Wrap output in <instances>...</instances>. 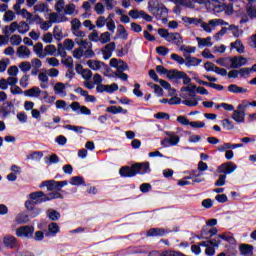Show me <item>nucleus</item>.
Masks as SVG:
<instances>
[{
  "label": "nucleus",
  "instance_id": "1",
  "mask_svg": "<svg viewBox=\"0 0 256 256\" xmlns=\"http://www.w3.org/2000/svg\"><path fill=\"white\" fill-rule=\"evenodd\" d=\"M53 199H63V194L57 190L48 194L43 191L33 192V205H41L47 203V201H53Z\"/></svg>",
  "mask_w": 256,
  "mask_h": 256
},
{
  "label": "nucleus",
  "instance_id": "2",
  "mask_svg": "<svg viewBox=\"0 0 256 256\" xmlns=\"http://www.w3.org/2000/svg\"><path fill=\"white\" fill-rule=\"evenodd\" d=\"M180 91L189 93L190 97H197L196 93H198L199 95H209V91H207V88L205 87H197V85H193L191 87L189 86H184L180 89Z\"/></svg>",
  "mask_w": 256,
  "mask_h": 256
},
{
  "label": "nucleus",
  "instance_id": "3",
  "mask_svg": "<svg viewBox=\"0 0 256 256\" xmlns=\"http://www.w3.org/2000/svg\"><path fill=\"white\" fill-rule=\"evenodd\" d=\"M141 170V166L139 164H133L132 166H124L121 167L119 170V175H121L124 178L127 177H135L137 173Z\"/></svg>",
  "mask_w": 256,
  "mask_h": 256
},
{
  "label": "nucleus",
  "instance_id": "4",
  "mask_svg": "<svg viewBox=\"0 0 256 256\" xmlns=\"http://www.w3.org/2000/svg\"><path fill=\"white\" fill-rule=\"evenodd\" d=\"M237 170V164L234 162H225L222 163L220 166L217 167V173H220L222 175H231V173H234Z\"/></svg>",
  "mask_w": 256,
  "mask_h": 256
},
{
  "label": "nucleus",
  "instance_id": "5",
  "mask_svg": "<svg viewBox=\"0 0 256 256\" xmlns=\"http://www.w3.org/2000/svg\"><path fill=\"white\" fill-rule=\"evenodd\" d=\"M170 80L173 79H183V85H190V87H193V84L191 83V78L187 75V73L183 71H179L177 69H172V75L169 76Z\"/></svg>",
  "mask_w": 256,
  "mask_h": 256
},
{
  "label": "nucleus",
  "instance_id": "6",
  "mask_svg": "<svg viewBox=\"0 0 256 256\" xmlns=\"http://www.w3.org/2000/svg\"><path fill=\"white\" fill-rule=\"evenodd\" d=\"M128 15L132 18V19H144V21H146L147 23H151V21H153V16L147 14L145 11L143 10H137V9H133L130 10Z\"/></svg>",
  "mask_w": 256,
  "mask_h": 256
},
{
  "label": "nucleus",
  "instance_id": "7",
  "mask_svg": "<svg viewBox=\"0 0 256 256\" xmlns=\"http://www.w3.org/2000/svg\"><path fill=\"white\" fill-rule=\"evenodd\" d=\"M228 61H230V69H241L244 65H247V58L243 56H234V57H227Z\"/></svg>",
  "mask_w": 256,
  "mask_h": 256
},
{
  "label": "nucleus",
  "instance_id": "8",
  "mask_svg": "<svg viewBox=\"0 0 256 256\" xmlns=\"http://www.w3.org/2000/svg\"><path fill=\"white\" fill-rule=\"evenodd\" d=\"M151 13H153L154 16H156V19H161L162 17H167L169 13V9H167V6L165 4H161L160 6H155L151 8Z\"/></svg>",
  "mask_w": 256,
  "mask_h": 256
},
{
  "label": "nucleus",
  "instance_id": "9",
  "mask_svg": "<svg viewBox=\"0 0 256 256\" xmlns=\"http://www.w3.org/2000/svg\"><path fill=\"white\" fill-rule=\"evenodd\" d=\"M171 230H167L165 228H150L146 232V237H165V235H169Z\"/></svg>",
  "mask_w": 256,
  "mask_h": 256
},
{
  "label": "nucleus",
  "instance_id": "10",
  "mask_svg": "<svg viewBox=\"0 0 256 256\" xmlns=\"http://www.w3.org/2000/svg\"><path fill=\"white\" fill-rule=\"evenodd\" d=\"M2 243L7 249H17L19 247V241L13 235L4 236Z\"/></svg>",
  "mask_w": 256,
  "mask_h": 256
},
{
  "label": "nucleus",
  "instance_id": "11",
  "mask_svg": "<svg viewBox=\"0 0 256 256\" xmlns=\"http://www.w3.org/2000/svg\"><path fill=\"white\" fill-rule=\"evenodd\" d=\"M193 80L196 81L198 85H204V87H210L211 89H216V91H223V89H225V86L221 84H215L213 82L203 81L197 76H194Z\"/></svg>",
  "mask_w": 256,
  "mask_h": 256
},
{
  "label": "nucleus",
  "instance_id": "12",
  "mask_svg": "<svg viewBox=\"0 0 256 256\" xmlns=\"http://www.w3.org/2000/svg\"><path fill=\"white\" fill-rule=\"evenodd\" d=\"M44 187L47 188V191H59L58 181L54 179L42 181L39 184V188L43 189Z\"/></svg>",
  "mask_w": 256,
  "mask_h": 256
},
{
  "label": "nucleus",
  "instance_id": "13",
  "mask_svg": "<svg viewBox=\"0 0 256 256\" xmlns=\"http://www.w3.org/2000/svg\"><path fill=\"white\" fill-rule=\"evenodd\" d=\"M16 235L18 237H33V227L22 226L16 230Z\"/></svg>",
  "mask_w": 256,
  "mask_h": 256
},
{
  "label": "nucleus",
  "instance_id": "14",
  "mask_svg": "<svg viewBox=\"0 0 256 256\" xmlns=\"http://www.w3.org/2000/svg\"><path fill=\"white\" fill-rule=\"evenodd\" d=\"M168 43H174L177 47H180L183 43V37H181V34L179 32L170 33L168 36Z\"/></svg>",
  "mask_w": 256,
  "mask_h": 256
},
{
  "label": "nucleus",
  "instance_id": "15",
  "mask_svg": "<svg viewBox=\"0 0 256 256\" xmlns=\"http://www.w3.org/2000/svg\"><path fill=\"white\" fill-rule=\"evenodd\" d=\"M60 231L59 224L52 222L48 225V232L45 233L46 237H55Z\"/></svg>",
  "mask_w": 256,
  "mask_h": 256
},
{
  "label": "nucleus",
  "instance_id": "16",
  "mask_svg": "<svg viewBox=\"0 0 256 256\" xmlns=\"http://www.w3.org/2000/svg\"><path fill=\"white\" fill-rule=\"evenodd\" d=\"M184 57L186 59V62H185L186 67H197V65H199L203 61L191 55H188V56L184 55Z\"/></svg>",
  "mask_w": 256,
  "mask_h": 256
},
{
  "label": "nucleus",
  "instance_id": "17",
  "mask_svg": "<svg viewBox=\"0 0 256 256\" xmlns=\"http://www.w3.org/2000/svg\"><path fill=\"white\" fill-rule=\"evenodd\" d=\"M106 113H112V115L123 113V115H127L129 111H127V109H123L121 106H109L106 108Z\"/></svg>",
  "mask_w": 256,
  "mask_h": 256
},
{
  "label": "nucleus",
  "instance_id": "18",
  "mask_svg": "<svg viewBox=\"0 0 256 256\" xmlns=\"http://www.w3.org/2000/svg\"><path fill=\"white\" fill-rule=\"evenodd\" d=\"M165 135L167 137H170L168 139V142H169V145H171V147H175V145H178L179 144V141H181V138H179V136L175 135L173 132L171 131H165L164 132Z\"/></svg>",
  "mask_w": 256,
  "mask_h": 256
},
{
  "label": "nucleus",
  "instance_id": "19",
  "mask_svg": "<svg viewBox=\"0 0 256 256\" xmlns=\"http://www.w3.org/2000/svg\"><path fill=\"white\" fill-rule=\"evenodd\" d=\"M13 107V103L4 102L0 110V113H2L3 117H9V115H11V112L13 111Z\"/></svg>",
  "mask_w": 256,
  "mask_h": 256
},
{
  "label": "nucleus",
  "instance_id": "20",
  "mask_svg": "<svg viewBox=\"0 0 256 256\" xmlns=\"http://www.w3.org/2000/svg\"><path fill=\"white\" fill-rule=\"evenodd\" d=\"M17 56L22 58V59H27L28 57L31 56V50H29V48H27V46H20L18 47V50H17Z\"/></svg>",
  "mask_w": 256,
  "mask_h": 256
},
{
  "label": "nucleus",
  "instance_id": "21",
  "mask_svg": "<svg viewBox=\"0 0 256 256\" xmlns=\"http://www.w3.org/2000/svg\"><path fill=\"white\" fill-rule=\"evenodd\" d=\"M70 185H73L74 187H79L83 185V187H87V184L85 183V178L83 176H73L70 179Z\"/></svg>",
  "mask_w": 256,
  "mask_h": 256
},
{
  "label": "nucleus",
  "instance_id": "22",
  "mask_svg": "<svg viewBox=\"0 0 256 256\" xmlns=\"http://www.w3.org/2000/svg\"><path fill=\"white\" fill-rule=\"evenodd\" d=\"M232 119L236 123H245V113L243 111L234 110L232 114Z\"/></svg>",
  "mask_w": 256,
  "mask_h": 256
},
{
  "label": "nucleus",
  "instance_id": "23",
  "mask_svg": "<svg viewBox=\"0 0 256 256\" xmlns=\"http://www.w3.org/2000/svg\"><path fill=\"white\" fill-rule=\"evenodd\" d=\"M96 63V68H93L91 66V62H89V68L92 69V71H99V69H101V67H103V69H105L106 73H111V68L109 67V65H107L105 62H94Z\"/></svg>",
  "mask_w": 256,
  "mask_h": 256
},
{
  "label": "nucleus",
  "instance_id": "24",
  "mask_svg": "<svg viewBox=\"0 0 256 256\" xmlns=\"http://www.w3.org/2000/svg\"><path fill=\"white\" fill-rule=\"evenodd\" d=\"M135 165H139L140 167V170L139 172H137V175H145L146 173H151L149 162L135 163Z\"/></svg>",
  "mask_w": 256,
  "mask_h": 256
},
{
  "label": "nucleus",
  "instance_id": "25",
  "mask_svg": "<svg viewBox=\"0 0 256 256\" xmlns=\"http://www.w3.org/2000/svg\"><path fill=\"white\" fill-rule=\"evenodd\" d=\"M182 21L184 23H188V25H195L196 27H199V25H201V23H203V20H201L199 18H191L189 16L182 17Z\"/></svg>",
  "mask_w": 256,
  "mask_h": 256
},
{
  "label": "nucleus",
  "instance_id": "26",
  "mask_svg": "<svg viewBox=\"0 0 256 256\" xmlns=\"http://www.w3.org/2000/svg\"><path fill=\"white\" fill-rule=\"evenodd\" d=\"M229 93H248L249 90L247 88H243L238 86L237 84H230L228 86Z\"/></svg>",
  "mask_w": 256,
  "mask_h": 256
},
{
  "label": "nucleus",
  "instance_id": "27",
  "mask_svg": "<svg viewBox=\"0 0 256 256\" xmlns=\"http://www.w3.org/2000/svg\"><path fill=\"white\" fill-rule=\"evenodd\" d=\"M253 245L251 244H242L240 245V253L244 256L253 255Z\"/></svg>",
  "mask_w": 256,
  "mask_h": 256
},
{
  "label": "nucleus",
  "instance_id": "28",
  "mask_svg": "<svg viewBox=\"0 0 256 256\" xmlns=\"http://www.w3.org/2000/svg\"><path fill=\"white\" fill-rule=\"evenodd\" d=\"M232 49H236L237 53H245V45L241 42L240 39H237L235 42L230 44Z\"/></svg>",
  "mask_w": 256,
  "mask_h": 256
},
{
  "label": "nucleus",
  "instance_id": "29",
  "mask_svg": "<svg viewBox=\"0 0 256 256\" xmlns=\"http://www.w3.org/2000/svg\"><path fill=\"white\" fill-rule=\"evenodd\" d=\"M34 53H36L40 59H45V57H47V54L43 52V43L41 42L34 45Z\"/></svg>",
  "mask_w": 256,
  "mask_h": 256
},
{
  "label": "nucleus",
  "instance_id": "30",
  "mask_svg": "<svg viewBox=\"0 0 256 256\" xmlns=\"http://www.w3.org/2000/svg\"><path fill=\"white\" fill-rule=\"evenodd\" d=\"M196 40L198 41V45L201 47H213V42H211V36L207 38H199L197 37Z\"/></svg>",
  "mask_w": 256,
  "mask_h": 256
},
{
  "label": "nucleus",
  "instance_id": "31",
  "mask_svg": "<svg viewBox=\"0 0 256 256\" xmlns=\"http://www.w3.org/2000/svg\"><path fill=\"white\" fill-rule=\"evenodd\" d=\"M47 217L50 221H59V219H61V213L57 210H48Z\"/></svg>",
  "mask_w": 256,
  "mask_h": 256
},
{
  "label": "nucleus",
  "instance_id": "32",
  "mask_svg": "<svg viewBox=\"0 0 256 256\" xmlns=\"http://www.w3.org/2000/svg\"><path fill=\"white\" fill-rule=\"evenodd\" d=\"M63 128L67 129V131H74V133H79L80 135L83 133V129H85L83 126H75L71 124L64 125Z\"/></svg>",
  "mask_w": 256,
  "mask_h": 256
},
{
  "label": "nucleus",
  "instance_id": "33",
  "mask_svg": "<svg viewBox=\"0 0 256 256\" xmlns=\"http://www.w3.org/2000/svg\"><path fill=\"white\" fill-rule=\"evenodd\" d=\"M156 71L160 75H166L168 79H169V77H171V75H173V70H168L167 68L163 67L162 65L156 66Z\"/></svg>",
  "mask_w": 256,
  "mask_h": 256
},
{
  "label": "nucleus",
  "instance_id": "34",
  "mask_svg": "<svg viewBox=\"0 0 256 256\" xmlns=\"http://www.w3.org/2000/svg\"><path fill=\"white\" fill-rule=\"evenodd\" d=\"M29 221V214L22 212L17 215L16 217V223L19 225H23V223H27Z\"/></svg>",
  "mask_w": 256,
  "mask_h": 256
},
{
  "label": "nucleus",
  "instance_id": "35",
  "mask_svg": "<svg viewBox=\"0 0 256 256\" xmlns=\"http://www.w3.org/2000/svg\"><path fill=\"white\" fill-rule=\"evenodd\" d=\"M222 127L226 129V131H233L235 129V125L233 124V121L229 120V118H225L221 121Z\"/></svg>",
  "mask_w": 256,
  "mask_h": 256
},
{
  "label": "nucleus",
  "instance_id": "36",
  "mask_svg": "<svg viewBox=\"0 0 256 256\" xmlns=\"http://www.w3.org/2000/svg\"><path fill=\"white\" fill-rule=\"evenodd\" d=\"M117 33H118V35H122V39L124 41H127L128 37H129V33H127V30L125 29V26H123V24L118 25Z\"/></svg>",
  "mask_w": 256,
  "mask_h": 256
},
{
  "label": "nucleus",
  "instance_id": "37",
  "mask_svg": "<svg viewBox=\"0 0 256 256\" xmlns=\"http://www.w3.org/2000/svg\"><path fill=\"white\" fill-rule=\"evenodd\" d=\"M227 181V176L225 174H220L218 180L214 183L215 187H223Z\"/></svg>",
  "mask_w": 256,
  "mask_h": 256
},
{
  "label": "nucleus",
  "instance_id": "38",
  "mask_svg": "<svg viewBox=\"0 0 256 256\" xmlns=\"http://www.w3.org/2000/svg\"><path fill=\"white\" fill-rule=\"evenodd\" d=\"M100 43H102V45H105V43H109V41H111V34L109 32H104L100 35V39H99Z\"/></svg>",
  "mask_w": 256,
  "mask_h": 256
},
{
  "label": "nucleus",
  "instance_id": "39",
  "mask_svg": "<svg viewBox=\"0 0 256 256\" xmlns=\"http://www.w3.org/2000/svg\"><path fill=\"white\" fill-rule=\"evenodd\" d=\"M23 41V39L21 38V36L19 35H12L10 37V43L11 45H14V46H19L21 45V42Z\"/></svg>",
  "mask_w": 256,
  "mask_h": 256
},
{
  "label": "nucleus",
  "instance_id": "40",
  "mask_svg": "<svg viewBox=\"0 0 256 256\" xmlns=\"http://www.w3.org/2000/svg\"><path fill=\"white\" fill-rule=\"evenodd\" d=\"M209 243L211 247H215L216 249H219V245H221V237L217 235L213 239H210Z\"/></svg>",
  "mask_w": 256,
  "mask_h": 256
},
{
  "label": "nucleus",
  "instance_id": "41",
  "mask_svg": "<svg viewBox=\"0 0 256 256\" xmlns=\"http://www.w3.org/2000/svg\"><path fill=\"white\" fill-rule=\"evenodd\" d=\"M11 63L9 58L0 60V73H5L7 71V66Z\"/></svg>",
  "mask_w": 256,
  "mask_h": 256
},
{
  "label": "nucleus",
  "instance_id": "42",
  "mask_svg": "<svg viewBox=\"0 0 256 256\" xmlns=\"http://www.w3.org/2000/svg\"><path fill=\"white\" fill-rule=\"evenodd\" d=\"M209 25H212V27H215L217 25H224V26H227L229 25L228 22H226L225 20L223 19H212L209 21Z\"/></svg>",
  "mask_w": 256,
  "mask_h": 256
},
{
  "label": "nucleus",
  "instance_id": "43",
  "mask_svg": "<svg viewBox=\"0 0 256 256\" xmlns=\"http://www.w3.org/2000/svg\"><path fill=\"white\" fill-rule=\"evenodd\" d=\"M55 53H57L55 45H47L44 49V54L46 55H55Z\"/></svg>",
  "mask_w": 256,
  "mask_h": 256
},
{
  "label": "nucleus",
  "instance_id": "44",
  "mask_svg": "<svg viewBox=\"0 0 256 256\" xmlns=\"http://www.w3.org/2000/svg\"><path fill=\"white\" fill-rule=\"evenodd\" d=\"M53 35L56 41H61L63 39V32L59 29L58 26H55L53 29Z\"/></svg>",
  "mask_w": 256,
  "mask_h": 256
},
{
  "label": "nucleus",
  "instance_id": "45",
  "mask_svg": "<svg viewBox=\"0 0 256 256\" xmlns=\"http://www.w3.org/2000/svg\"><path fill=\"white\" fill-rule=\"evenodd\" d=\"M27 31H29V24H27L26 22H20V24H18V32L21 34H25L27 33Z\"/></svg>",
  "mask_w": 256,
  "mask_h": 256
},
{
  "label": "nucleus",
  "instance_id": "46",
  "mask_svg": "<svg viewBox=\"0 0 256 256\" xmlns=\"http://www.w3.org/2000/svg\"><path fill=\"white\" fill-rule=\"evenodd\" d=\"M156 53L158 55H162V57H165L166 55L169 54V48L165 47V46H158L156 48Z\"/></svg>",
  "mask_w": 256,
  "mask_h": 256
},
{
  "label": "nucleus",
  "instance_id": "47",
  "mask_svg": "<svg viewBox=\"0 0 256 256\" xmlns=\"http://www.w3.org/2000/svg\"><path fill=\"white\" fill-rule=\"evenodd\" d=\"M115 91H119V85L117 83L106 85V93L111 95L112 93H115Z\"/></svg>",
  "mask_w": 256,
  "mask_h": 256
},
{
  "label": "nucleus",
  "instance_id": "48",
  "mask_svg": "<svg viewBox=\"0 0 256 256\" xmlns=\"http://www.w3.org/2000/svg\"><path fill=\"white\" fill-rule=\"evenodd\" d=\"M54 91H56V93H58L59 95L63 94L65 91V84L62 82L56 83L54 86Z\"/></svg>",
  "mask_w": 256,
  "mask_h": 256
},
{
  "label": "nucleus",
  "instance_id": "49",
  "mask_svg": "<svg viewBox=\"0 0 256 256\" xmlns=\"http://www.w3.org/2000/svg\"><path fill=\"white\" fill-rule=\"evenodd\" d=\"M117 47V44L115 42H110L109 44H106L101 51H108L110 53H113Z\"/></svg>",
  "mask_w": 256,
  "mask_h": 256
},
{
  "label": "nucleus",
  "instance_id": "50",
  "mask_svg": "<svg viewBox=\"0 0 256 256\" xmlns=\"http://www.w3.org/2000/svg\"><path fill=\"white\" fill-rule=\"evenodd\" d=\"M158 35H160V37H162V39H165L167 41L169 39V35H171V33H169L168 29L160 28V29H158Z\"/></svg>",
  "mask_w": 256,
  "mask_h": 256
},
{
  "label": "nucleus",
  "instance_id": "51",
  "mask_svg": "<svg viewBox=\"0 0 256 256\" xmlns=\"http://www.w3.org/2000/svg\"><path fill=\"white\" fill-rule=\"evenodd\" d=\"M76 6L73 3H70L66 6L64 13L65 15H73L75 13Z\"/></svg>",
  "mask_w": 256,
  "mask_h": 256
},
{
  "label": "nucleus",
  "instance_id": "52",
  "mask_svg": "<svg viewBox=\"0 0 256 256\" xmlns=\"http://www.w3.org/2000/svg\"><path fill=\"white\" fill-rule=\"evenodd\" d=\"M25 208L27 211H33V193L29 194V200L25 202Z\"/></svg>",
  "mask_w": 256,
  "mask_h": 256
},
{
  "label": "nucleus",
  "instance_id": "53",
  "mask_svg": "<svg viewBox=\"0 0 256 256\" xmlns=\"http://www.w3.org/2000/svg\"><path fill=\"white\" fill-rule=\"evenodd\" d=\"M49 6L47 4H37L36 6H34V13H37V11L39 13H43L45 11H47V8Z\"/></svg>",
  "mask_w": 256,
  "mask_h": 256
},
{
  "label": "nucleus",
  "instance_id": "54",
  "mask_svg": "<svg viewBox=\"0 0 256 256\" xmlns=\"http://www.w3.org/2000/svg\"><path fill=\"white\" fill-rule=\"evenodd\" d=\"M64 47L66 51H72L73 47H75V42H73L71 39L64 40Z\"/></svg>",
  "mask_w": 256,
  "mask_h": 256
},
{
  "label": "nucleus",
  "instance_id": "55",
  "mask_svg": "<svg viewBox=\"0 0 256 256\" xmlns=\"http://www.w3.org/2000/svg\"><path fill=\"white\" fill-rule=\"evenodd\" d=\"M13 19H15V13L11 10L6 11L4 15V21L9 23L10 21H13Z\"/></svg>",
  "mask_w": 256,
  "mask_h": 256
},
{
  "label": "nucleus",
  "instance_id": "56",
  "mask_svg": "<svg viewBox=\"0 0 256 256\" xmlns=\"http://www.w3.org/2000/svg\"><path fill=\"white\" fill-rule=\"evenodd\" d=\"M170 57L173 61H176V63H178L179 65H184L185 63V59L175 53L171 54Z\"/></svg>",
  "mask_w": 256,
  "mask_h": 256
},
{
  "label": "nucleus",
  "instance_id": "57",
  "mask_svg": "<svg viewBox=\"0 0 256 256\" xmlns=\"http://www.w3.org/2000/svg\"><path fill=\"white\" fill-rule=\"evenodd\" d=\"M177 122L184 126L191 125V121H189V119L183 115L177 117Z\"/></svg>",
  "mask_w": 256,
  "mask_h": 256
},
{
  "label": "nucleus",
  "instance_id": "58",
  "mask_svg": "<svg viewBox=\"0 0 256 256\" xmlns=\"http://www.w3.org/2000/svg\"><path fill=\"white\" fill-rule=\"evenodd\" d=\"M246 13L250 17V19H256V9H255V7H253V6L247 7Z\"/></svg>",
  "mask_w": 256,
  "mask_h": 256
},
{
  "label": "nucleus",
  "instance_id": "59",
  "mask_svg": "<svg viewBox=\"0 0 256 256\" xmlns=\"http://www.w3.org/2000/svg\"><path fill=\"white\" fill-rule=\"evenodd\" d=\"M84 55V50L83 48H76L74 51H73V57L74 59H81V57H83Z\"/></svg>",
  "mask_w": 256,
  "mask_h": 256
},
{
  "label": "nucleus",
  "instance_id": "60",
  "mask_svg": "<svg viewBox=\"0 0 256 256\" xmlns=\"http://www.w3.org/2000/svg\"><path fill=\"white\" fill-rule=\"evenodd\" d=\"M251 72H253L252 68H240L238 70V73L240 77H245L246 75H251Z\"/></svg>",
  "mask_w": 256,
  "mask_h": 256
},
{
  "label": "nucleus",
  "instance_id": "61",
  "mask_svg": "<svg viewBox=\"0 0 256 256\" xmlns=\"http://www.w3.org/2000/svg\"><path fill=\"white\" fill-rule=\"evenodd\" d=\"M152 186L150 183H142L140 185V191L141 193H149V191H151Z\"/></svg>",
  "mask_w": 256,
  "mask_h": 256
},
{
  "label": "nucleus",
  "instance_id": "62",
  "mask_svg": "<svg viewBox=\"0 0 256 256\" xmlns=\"http://www.w3.org/2000/svg\"><path fill=\"white\" fill-rule=\"evenodd\" d=\"M62 65H65V67H75V65L73 64V57L68 56L66 57L65 60H62Z\"/></svg>",
  "mask_w": 256,
  "mask_h": 256
},
{
  "label": "nucleus",
  "instance_id": "63",
  "mask_svg": "<svg viewBox=\"0 0 256 256\" xmlns=\"http://www.w3.org/2000/svg\"><path fill=\"white\" fill-rule=\"evenodd\" d=\"M71 25H72V31H77L78 29L81 28V21L77 18H74L71 21Z\"/></svg>",
  "mask_w": 256,
  "mask_h": 256
},
{
  "label": "nucleus",
  "instance_id": "64",
  "mask_svg": "<svg viewBox=\"0 0 256 256\" xmlns=\"http://www.w3.org/2000/svg\"><path fill=\"white\" fill-rule=\"evenodd\" d=\"M215 199L218 203H227L229 198L225 194H218L215 196Z\"/></svg>",
  "mask_w": 256,
  "mask_h": 256
}]
</instances>
